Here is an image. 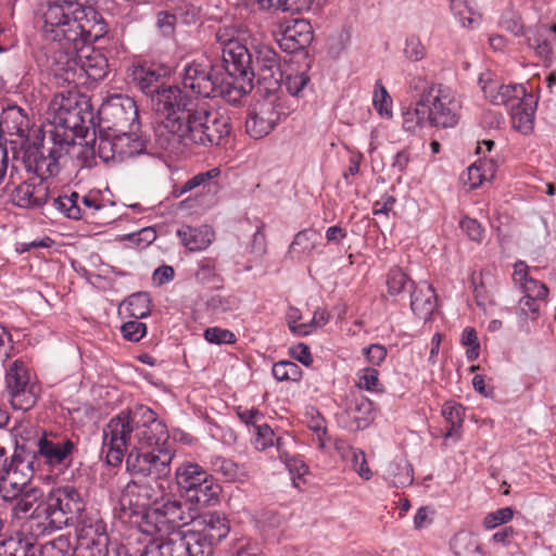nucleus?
Segmentation results:
<instances>
[{"instance_id":"2f4dec72","label":"nucleus","mask_w":556,"mask_h":556,"mask_svg":"<svg viewBox=\"0 0 556 556\" xmlns=\"http://www.w3.org/2000/svg\"><path fill=\"white\" fill-rule=\"evenodd\" d=\"M260 116H262L270 126L275 128L281 118L287 117L291 108L288 100L283 96H276L273 99H265L255 104L253 109Z\"/></svg>"},{"instance_id":"6ab92c4d","label":"nucleus","mask_w":556,"mask_h":556,"mask_svg":"<svg viewBox=\"0 0 556 556\" xmlns=\"http://www.w3.org/2000/svg\"><path fill=\"white\" fill-rule=\"evenodd\" d=\"M26 467L21 459L11 458L9 468L0 475V497L4 500H14L15 496L24 491L34 489L29 484L30 476L23 472Z\"/></svg>"},{"instance_id":"cd10ccee","label":"nucleus","mask_w":556,"mask_h":556,"mask_svg":"<svg viewBox=\"0 0 556 556\" xmlns=\"http://www.w3.org/2000/svg\"><path fill=\"white\" fill-rule=\"evenodd\" d=\"M42 492L38 488L29 489L22 492L14 500H4L11 505V514L15 519L27 518L34 510L38 516L42 513L43 504H41Z\"/></svg>"},{"instance_id":"774afa93","label":"nucleus","mask_w":556,"mask_h":556,"mask_svg":"<svg viewBox=\"0 0 556 556\" xmlns=\"http://www.w3.org/2000/svg\"><path fill=\"white\" fill-rule=\"evenodd\" d=\"M175 26L176 16L174 14L164 11L157 13L156 27L163 36H172L175 31Z\"/></svg>"},{"instance_id":"c03bdc74","label":"nucleus","mask_w":556,"mask_h":556,"mask_svg":"<svg viewBox=\"0 0 556 556\" xmlns=\"http://www.w3.org/2000/svg\"><path fill=\"white\" fill-rule=\"evenodd\" d=\"M151 300L148 293L138 292L131 294L125 300L122 306L125 307L129 316L140 319L144 318L151 313Z\"/></svg>"},{"instance_id":"de8ad7c7","label":"nucleus","mask_w":556,"mask_h":556,"mask_svg":"<svg viewBox=\"0 0 556 556\" xmlns=\"http://www.w3.org/2000/svg\"><path fill=\"white\" fill-rule=\"evenodd\" d=\"M451 10L464 27L472 28L480 23L481 16L472 12L466 0H451Z\"/></svg>"},{"instance_id":"4468645a","label":"nucleus","mask_w":556,"mask_h":556,"mask_svg":"<svg viewBox=\"0 0 556 556\" xmlns=\"http://www.w3.org/2000/svg\"><path fill=\"white\" fill-rule=\"evenodd\" d=\"M172 459L170 451L163 447H156L147 453L129 451L126 457V466L132 475L161 480L170 472Z\"/></svg>"},{"instance_id":"4be33fe9","label":"nucleus","mask_w":556,"mask_h":556,"mask_svg":"<svg viewBox=\"0 0 556 556\" xmlns=\"http://www.w3.org/2000/svg\"><path fill=\"white\" fill-rule=\"evenodd\" d=\"M313 40V28L308 21L293 20L282 31L279 46L289 53L296 52L309 46Z\"/></svg>"},{"instance_id":"ddd939ff","label":"nucleus","mask_w":556,"mask_h":556,"mask_svg":"<svg viewBox=\"0 0 556 556\" xmlns=\"http://www.w3.org/2000/svg\"><path fill=\"white\" fill-rule=\"evenodd\" d=\"M99 126L115 132L139 128L138 110L132 99L115 96L99 110Z\"/></svg>"},{"instance_id":"5701e85b","label":"nucleus","mask_w":556,"mask_h":556,"mask_svg":"<svg viewBox=\"0 0 556 556\" xmlns=\"http://www.w3.org/2000/svg\"><path fill=\"white\" fill-rule=\"evenodd\" d=\"M199 505L197 504V516L190 525L214 544L226 538L230 530L227 518L216 511L201 514Z\"/></svg>"},{"instance_id":"c9c22d12","label":"nucleus","mask_w":556,"mask_h":556,"mask_svg":"<svg viewBox=\"0 0 556 556\" xmlns=\"http://www.w3.org/2000/svg\"><path fill=\"white\" fill-rule=\"evenodd\" d=\"M211 469L227 482H243L248 478V472L244 467L222 456H216L211 459Z\"/></svg>"},{"instance_id":"7c9ffc66","label":"nucleus","mask_w":556,"mask_h":556,"mask_svg":"<svg viewBox=\"0 0 556 556\" xmlns=\"http://www.w3.org/2000/svg\"><path fill=\"white\" fill-rule=\"evenodd\" d=\"M260 116H262L270 126L275 128L281 118L287 117L291 108L288 100L283 96H276L273 99H265L255 104L253 109Z\"/></svg>"},{"instance_id":"72a5a7b5","label":"nucleus","mask_w":556,"mask_h":556,"mask_svg":"<svg viewBox=\"0 0 556 556\" xmlns=\"http://www.w3.org/2000/svg\"><path fill=\"white\" fill-rule=\"evenodd\" d=\"M321 240V235L315 229L299 231L289 247L288 254L291 258L301 260L312 254Z\"/></svg>"},{"instance_id":"9b49d317","label":"nucleus","mask_w":556,"mask_h":556,"mask_svg":"<svg viewBox=\"0 0 556 556\" xmlns=\"http://www.w3.org/2000/svg\"><path fill=\"white\" fill-rule=\"evenodd\" d=\"M164 492L165 486L162 480L139 476L126 484L119 504L124 511L127 509L130 511L129 515L140 514L155 506V503L163 497Z\"/></svg>"},{"instance_id":"c756f323","label":"nucleus","mask_w":556,"mask_h":556,"mask_svg":"<svg viewBox=\"0 0 556 556\" xmlns=\"http://www.w3.org/2000/svg\"><path fill=\"white\" fill-rule=\"evenodd\" d=\"M437 304V295L431 285L421 282L412 293L410 308L422 320H428Z\"/></svg>"},{"instance_id":"393cba45","label":"nucleus","mask_w":556,"mask_h":556,"mask_svg":"<svg viewBox=\"0 0 556 556\" xmlns=\"http://www.w3.org/2000/svg\"><path fill=\"white\" fill-rule=\"evenodd\" d=\"M28 176H39L48 180L59 173L60 166L49 153L39 148L29 149L23 161Z\"/></svg>"},{"instance_id":"e2e57ef3","label":"nucleus","mask_w":556,"mask_h":556,"mask_svg":"<svg viewBox=\"0 0 556 556\" xmlns=\"http://www.w3.org/2000/svg\"><path fill=\"white\" fill-rule=\"evenodd\" d=\"M404 53L410 61L417 62L426 56V48L419 37L410 36L406 39Z\"/></svg>"},{"instance_id":"37998d69","label":"nucleus","mask_w":556,"mask_h":556,"mask_svg":"<svg viewBox=\"0 0 556 556\" xmlns=\"http://www.w3.org/2000/svg\"><path fill=\"white\" fill-rule=\"evenodd\" d=\"M52 147L48 149V153L53 156L54 161L59 163L61 159L67 155L72 150L76 149L74 142V135L61 132L60 129L51 135Z\"/></svg>"},{"instance_id":"e433bc0d","label":"nucleus","mask_w":556,"mask_h":556,"mask_svg":"<svg viewBox=\"0 0 556 556\" xmlns=\"http://www.w3.org/2000/svg\"><path fill=\"white\" fill-rule=\"evenodd\" d=\"M450 546L454 556H485L478 538L469 532L456 533Z\"/></svg>"},{"instance_id":"39448f33","label":"nucleus","mask_w":556,"mask_h":556,"mask_svg":"<svg viewBox=\"0 0 556 556\" xmlns=\"http://www.w3.org/2000/svg\"><path fill=\"white\" fill-rule=\"evenodd\" d=\"M222 61L225 70L222 76L230 85V89L224 91L226 101L236 104L253 89V78L255 77L252 67L253 55L241 42L232 45L230 48H224Z\"/></svg>"},{"instance_id":"680f3d73","label":"nucleus","mask_w":556,"mask_h":556,"mask_svg":"<svg viewBox=\"0 0 556 556\" xmlns=\"http://www.w3.org/2000/svg\"><path fill=\"white\" fill-rule=\"evenodd\" d=\"M442 414L452 425V428L459 427L463 422L465 408L462 404L455 402H446L443 405Z\"/></svg>"},{"instance_id":"8fccbe9b","label":"nucleus","mask_w":556,"mask_h":556,"mask_svg":"<svg viewBox=\"0 0 556 556\" xmlns=\"http://www.w3.org/2000/svg\"><path fill=\"white\" fill-rule=\"evenodd\" d=\"M247 132L254 139H262L269 135L274 128L270 123H267L262 116H260L254 110L249 114L245 122Z\"/></svg>"},{"instance_id":"79ce46f5","label":"nucleus","mask_w":556,"mask_h":556,"mask_svg":"<svg viewBox=\"0 0 556 556\" xmlns=\"http://www.w3.org/2000/svg\"><path fill=\"white\" fill-rule=\"evenodd\" d=\"M79 199L77 192H72L70 195H58L53 198L51 206L67 218L79 219L83 216V211L78 204Z\"/></svg>"},{"instance_id":"69168bd1","label":"nucleus","mask_w":556,"mask_h":556,"mask_svg":"<svg viewBox=\"0 0 556 556\" xmlns=\"http://www.w3.org/2000/svg\"><path fill=\"white\" fill-rule=\"evenodd\" d=\"M514 516L510 507L500 508L495 511L489 513L484 518V526L488 529H493L502 523L508 522Z\"/></svg>"},{"instance_id":"603ef678","label":"nucleus","mask_w":556,"mask_h":556,"mask_svg":"<svg viewBox=\"0 0 556 556\" xmlns=\"http://www.w3.org/2000/svg\"><path fill=\"white\" fill-rule=\"evenodd\" d=\"M308 81L309 78L304 73L282 75V80L277 90L282 92V90L286 89L289 94L298 97Z\"/></svg>"},{"instance_id":"a211bd4d","label":"nucleus","mask_w":556,"mask_h":556,"mask_svg":"<svg viewBox=\"0 0 556 556\" xmlns=\"http://www.w3.org/2000/svg\"><path fill=\"white\" fill-rule=\"evenodd\" d=\"M38 455L50 466L68 465L75 445L64 435L45 433L37 442Z\"/></svg>"},{"instance_id":"a19ab883","label":"nucleus","mask_w":556,"mask_h":556,"mask_svg":"<svg viewBox=\"0 0 556 556\" xmlns=\"http://www.w3.org/2000/svg\"><path fill=\"white\" fill-rule=\"evenodd\" d=\"M85 52L86 51L80 48L79 53L81 61H79L78 67L93 79L103 78L108 66L106 59L99 52H93L92 54H86Z\"/></svg>"},{"instance_id":"a878e982","label":"nucleus","mask_w":556,"mask_h":556,"mask_svg":"<svg viewBox=\"0 0 556 556\" xmlns=\"http://www.w3.org/2000/svg\"><path fill=\"white\" fill-rule=\"evenodd\" d=\"M54 119L58 129L61 128L64 132L68 130L73 135L79 132L85 123L83 109L78 103L64 98L61 100L56 109Z\"/></svg>"},{"instance_id":"dca6fc26","label":"nucleus","mask_w":556,"mask_h":556,"mask_svg":"<svg viewBox=\"0 0 556 556\" xmlns=\"http://www.w3.org/2000/svg\"><path fill=\"white\" fill-rule=\"evenodd\" d=\"M129 556H188L182 531L157 533L147 544L128 549Z\"/></svg>"},{"instance_id":"6e6d98bb","label":"nucleus","mask_w":556,"mask_h":556,"mask_svg":"<svg viewBox=\"0 0 556 556\" xmlns=\"http://www.w3.org/2000/svg\"><path fill=\"white\" fill-rule=\"evenodd\" d=\"M219 173H220V170L218 168H212L207 172L197 174L195 176H193L192 178H190L189 180H187L184 184V186L181 187V189L179 191V195H181L188 191H191L198 187L205 188V186L213 178L217 177L219 175Z\"/></svg>"},{"instance_id":"338daca9","label":"nucleus","mask_w":556,"mask_h":556,"mask_svg":"<svg viewBox=\"0 0 556 556\" xmlns=\"http://www.w3.org/2000/svg\"><path fill=\"white\" fill-rule=\"evenodd\" d=\"M522 292L525 295L522 298H529V299H546L548 294V289L544 283L539 282L538 280L530 279L527 280V282L523 283Z\"/></svg>"},{"instance_id":"f257e3e1","label":"nucleus","mask_w":556,"mask_h":556,"mask_svg":"<svg viewBox=\"0 0 556 556\" xmlns=\"http://www.w3.org/2000/svg\"><path fill=\"white\" fill-rule=\"evenodd\" d=\"M168 438L166 426L149 407L139 405L112 418L103 430V446L111 466L122 463L129 451L160 447Z\"/></svg>"},{"instance_id":"1a4fd4ad","label":"nucleus","mask_w":556,"mask_h":556,"mask_svg":"<svg viewBox=\"0 0 556 556\" xmlns=\"http://www.w3.org/2000/svg\"><path fill=\"white\" fill-rule=\"evenodd\" d=\"M182 85L185 89L204 98L219 97L226 101L227 89L230 85L211 64L192 62L184 70Z\"/></svg>"},{"instance_id":"412c9836","label":"nucleus","mask_w":556,"mask_h":556,"mask_svg":"<svg viewBox=\"0 0 556 556\" xmlns=\"http://www.w3.org/2000/svg\"><path fill=\"white\" fill-rule=\"evenodd\" d=\"M482 89L491 103L504 105L508 110L522 104V100L527 98V91L522 85H501L498 81L489 79Z\"/></svg>"},{"instance_id":"ea45409f","label":"nucleus","mask_w":556,"mask_h":556,"mask_svg":"<svg viewBox=\"0 0 556 556\" xmlns=\"http://www.w3.org/2000/svg\"><path fill=\"white\" fill-rule=\"evenodd\" d=\"M374 404L362 394L353 395L349 414L357 422V429L365 428L372 419Z\"/></svg>"},{"instance_id":"f03ea898","label":"nucleus","mask_w":556,"mask_h":556,"mask_svg":"<svg viewBox=\"0 0 556 556\" xmlns=\"http://www.w3.org/2000/svg\"><path fill=\"white\" fill-rule=\"evenodd\" d=\"M42 31L47 39L66 42H94L108 29L102 15L78 0L49 2L42 12Z\"/></svg>"},{"instance_id":"a18cd8bd","label":"nucleus","mask_w":556,"mask_h":556,"mask_svg":"<svg viewBox=\"0 0 556 556\" xmlns=\"http://www.w3.org/2000/svg\"><path fill=\"white\" fill-rule=\"evenodd\" d=\"M34 543L28 538L5 539L0 547V556H35Z\"/></svg>"},{"instance_id":"9d476101","label":"nucleus","mask_w":556,"mask_h":556,"mask_svg":"<svg viewBox=\"0 0 556 556\" xmlns=\"http://www.w3.org/2000/svg\"><path fill=\"white\" fill-rule=\"evenodd\" d=\"M176 482L187 498L194 504H207L218 494V485L211 475L195 463H184L176 469Z\"/></svg>"},{"instance_id":"20e7f679","label":"nucleus","mask_w":556,"mask_h":556,"mask_svg":"<svg viewBox=\"0 0 556 556\" xmlns=\"http://www.w3.org/2000/svg\"><path fill=\"white\" fill-rule=\"evenodd\" d=\"M462 102L457 92L443 84H431L422 90L415 104L402 114L403 128L416 132L425 126L452 128L459 121Z\"/></svg>"},{"instance_id":"864d4df0","label":"nucleus","mask_w":556,"mask_h":556,"mask_svg":"<svg viewBox=\"0 0 556 556\" xmlns=\"http://www.w3.org/2000/svg\"><path fill=\"white\" fill-rule=\"evenodd\" d=\"M273 375L278 381H296L301 377V368L293 362H278L273 367Z\"/></svg>"},{"instance_id":"6e6552de","label":"nucleus","mask_w":556,"mask_h":556,"mask_svg":"<svg viewBox=\"0 0 556 556\" xmlns=\"http://www.w3.org/2000/svg\"><path fill=\"white\" fill-rule=\"evenodd\" d=\"M4 384V396L13 409L28 410L39 397L40 388L31 379L27 367L21 359H15L7 368Z\"/></svg>"},{"instance_id":"58836bf2","label":"nucleus","mask_w":556,"mask_h":556,"mask_svg":"<svg viewBox=\"0 0 556 556\" xmlns=\"http://www.w3.org/2000/svg\"><path fill=\"white\" fill-rule=\"evenodd\" d=\"M509 111L514 128L525 135L530 134L533 129L534 109L527 98L522 100V104H518Z\"/></svg>"},{"instance_id":"b1692460","label":"nucleus","mask_w":556,"mask_h":556,"mask_svg":"<svg viewBox=\"0 0 556 556\" xmlns=\"http://www.w3.org/2000/svg\"><path fill=\"white\" fill-rule=\"evenodd\" d=\"M153 101L156 102L157 111L165 114L164 119H167L172 114L180 117L187 110H190L191 105H194L177 86H162Z\"/></svg>"},{"instance_id":"4c0bfd02","label":"nucleus","mask_w":556,"mask_h":556,"mask_svg":"<svg viewBox=\"0 0 556 556\" xmlns=\"http://www.w3.org/2000/svg\"><path fill=\"white\" fill-rule=\"evenodd\" d=\"M184 543L187 548L188 556H210L212 553V543L203 533L199 530L191 528L187 531H182Z\"/></svg>"},{"instance_id":"3c124183","label":"nucleus","mask_w":556,"mask_h":556,"mask_svg":"<svg viewBox=\"0 0 556 556\" xmlns=\"http://www.w3.org/2000/svg\"><path fill=\"white\" fill-rule=\"evenodd\" d=\"M372 103L380 115L392 116V99L381 80L376 81Z\"/></svg>"},{"instance_id":"f704fd0d","label":"nucleus","mask_w":556,"mask_h":556,"mask_svg":"<svg viewBox=\"0 0 556 556\" xmlns=\"http://www.w3.org/2000/svg\"><path fill=\"white\" fill-rule=\"evenodd\" d=\"M138 128L125 129L117 132L119 160L131 157L146 152L147 140L137 134Z\"/></svg>"},{"instance_id":"473e14b6","label":"nucleus","mask_w":556,"mask_h":556,"mask_svg":"<svg viewBox=\"0 0 556 556\" xmlns=\"http://www.w3.org/2000/svg\"><path fill=\"white\" fill-rule=\"evenodd\" d=\"M130 77L135 86H137L147 96H151L152 99L162 87V76L153 65L144 64L134 66Z\"/></svg>"},{"instance_id":"49530a36","label":"nucleus","mask_w":556,"mask_h":556,"mask_svg":"<svg viewBox=\"0 0 556 556\" xmlns=\"http://www.w3.org/2000/svg\"><path fill=\"white\" fill-rule=\"evenodd\" d=\"M244 34L245 29L240 25H223L215 31V41L219 45V48L223 51L224 48H230L232 45L241 43Z\"/></svg>"},{"instance_id":"0e129e2a","label":"nucleus","mask_w":556,"mask_h":556,"mask_svg":"<svg viewBox=\"0 0 556 556\" xmlns=\"http://www.w3.org/2000/svg\"><path fill=\"white\" fill-rule=\"evenodd\" d=\"M204 338L210 343L215 344H230L236 341L235 334L230 330L217 327L207 328L204 332Z\"/></svg>"},{"instance_id":"7ed1b4c3","label":"nucleus","mask_w":556,"mask_h":556,"mask_svg":"<svg viewBox=\"0 0 556 556\" xmlns=\"http://www.w3.org/2000/svg\"><path fill=\"white\" fill-rule=\"evenodd\" d=\"M165 130L186 148L220 146L231 131L230 117L207 102H197L184 115L162 121Z\"/></svg>"},{"instance_id":"f3484780","label":"nucleus","mask_w":556,"mask_h":556,"mask_svg":"<svg viewBox=\"0 0 556 556\" xmlns=\"http://www.w3.org/2000/svg\"><path fill=\"white\" fill-rule=\"evenodd\" d=\"M109 536L102 521L84 525L77 536V556H106Z\"/></svg>"},{"instance_id":"09e8293b","label":"nucleus","mask_w":556,"mask_h":556,"mask_svg":"<svg viewBox=\"0 0 556 556\" xmlns=\"http://www.w3.org/2000/svg\"><path fill=\"white\" fill-rule=\"evenodd\" d=\"M346 458L352 468L365 480H369L372 476L371 470L368 467L366 455L362 450L346 447V452L342 454Z\"/></svg>"},{"instance_id":"bf43d9fd","label":"nucleus","mask_w":556,"mask_h":556,"mask_svg":"<svg viewBox=\"0 0 556 556\" xmlns=\"http://www.w3.org/2000/svg\"><path fill=\"white\" fill-rule=\"evenodd\" d=\"M255 439L254 446L258 451H264L274 444V431L267 424L254 425Z\"/></svg>"},{"instance_id":"aec40b11","label":"nucleus","mask_w":556,"mask_h":556,"mask_svg":"<svg viewBox=\"0 0 556 556\" xmlns=\"http://www.w3.org/2000/svg\"><path fill=\"white\" fill-rule=\"evenodd\" d=\"M84 42H66L60 43V47L53 51L51 68L56 76L63 77L65 80L74 79L79 65L80 45Z\"/></svg>"},{"instance_id":"4d7b16f0","label":"nucleus","mask_w":556,"mask_h":556,"mask_svg":"<svg viewBox=\"0 0 556 556\" xmlns=\"http://www.w3.org/2000/svg\"><path fill=\"white\" fill-rule=\"evenodd\" d=\"M460 342L463 345L469 346V349L466 351L468 361L477 359L480 353V343L478 340L477 331L471 327L465 328L462 333Z\"/></svg>"},{"instance_id":"5fc2aeb1","label":"nucleus","mask_w":556,"mask_h":556,"mask_svg":"<svg viewBox=\"0 0 556 556\" xmlns=\"http://www.w3.org/2000/svg\"><path fill=\"white\" fill-rule=\"evenodd\" d=\"M357 387L371 392H383L379 381V371L371 367L364 368L358 372Z\"/></svg>"},{"instance_id":"423d86ee","label":"nucleus","mask_w":556,"mask_h":556,"mask_svg":"<svg viewBox=\"0 0 556 556\" xmlns=\"http://www.w3.org/2000/svg\"><path fill=\"white\" fill-rule=\"evenodd\" d=\"M85 500L80 492L72 485L52 489L42 507L46 522L45 531L61 530L72 525L85 510Z\"/></svg>"},{"instance_id":"bb28decb","label":"nucleus","mask_w":556,"mask_h":556,"mask_svg":"<svg viewBox=\"0 0 556 556\" xmlns=\"http://www.w3.org/2000/svg\"><path fill=\"white\" fill-rule=\"evenodd\" d=\"M88 153L91 156L98 154L104 162H110L119 159V148L117 141V132L103 129L99 126L98 136L94 137L91 148H85L77 153L79 156L83 153Z\"/></svg>"},{"instance_id":"f8f14e48","label":"nucleus","mask_w":556,"mask_h":556,"mask_svg":"<svg viewBox=\"0 0 556 556\" xmlns=\"http://www.w3.org/2000/svg\"><path fill=\"white\" fill-rule=\"evenodd\" d=\"M18 170L12 167L8 187L12 186L13 202L25 208H41L48 203L50 195V182L39 176H28L21 180Z\"/></svg>"},{"instance_id":"c85d7f7f","label":"nucleus","mask_w":556,"mask_h":556,"mask_svg":"<svg viewBox=\"0 0 556 556\" xmlns=\"http://www.w3.org/2000/svg\"><path fill=\"white\" fill-rule=\"evenodd\" d=\"M177 236L180 238L181 243L191 252L205 250L215 238L214 230L207 225L200 227L182 225L177 230Z\"/></svg>"},{"instance_id":"052dcab7","label":"nucleus","mask_w":556,"mask_h":556,"mask_svg":"<svg viewBox=\"0 0 556 556\" xmlns=\"http://www.w3.org/2000/svg\"><path fill=\"white\" fill-rule=\"evenodd\" d=\"M123 337L131 342H138L147 332L146 324L136 320L127 321L121 327Z\"/></svg>"},{"instance_id":"0eeeda50","label":"nucleus","mask_w":556,"mask_h":556,"mask_svg":"<svg viewBox=\"0 0 556 556\" xmlns=\"http://www.w3.org/2000/svg\"><path fill=\"white\" fill-rule=\"evenodd\" d=\"M197 504L190 500H179L164 492L163 497L146 514L148 523L155 528L157 533L181 531L185 526L194 520Z\"/></svg>"},{"instance_id":"13d9d810","label":"nucleus","mask_w":556,"mask_h":556,"mask_svg":"<svg viewBox=\"0 0 556 556\" xmlns=\"http://www.w3.org/2000/svg\"><path fill=\"white\" fill-rule=\"evenodd\" d=\"M409 281L407 275L399 267L392 268L388 274V291L392 295L399 294Z\"/></svg>"},{"instance_id":"2eb2a0df","label":"nucleus","mask_w":556,"mask_h":556,"mask_svg":"<svg viewBox=\"0 0 556 556\" xmlns=\"http://www.w3.org/2000/svg\"><path fill=\"white\" fill-rule=\"evenodd\" d=\"M252 67L265 91L276 92L282 80L279 54L271 47L260 45L254 48Z\"/></svg>"}]
</instances>
